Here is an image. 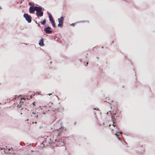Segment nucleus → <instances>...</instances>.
Masks as SVG:
<instances>
[{
  "mask_svg": "<svg viewBox=\"0 0 155 155\" xmlns=\"http://www.w3.org/2000/svg\"><path fill=\"white\" fill-rule=\"evenodd\" d=\"M36 15L37 17H41L43 15V12L42 11V8L41 7L36 6Z\"/></svg>",
  "mask_w": 155,
  "mask_h": 155,
  "instance_id": "f257e3e1",
  "label": "nucleus"
},
{
  "mask_svg": "<svg viewBox=\"0 0 155 155\" xmlns=\"http://www.w3.org/2000/svg\"><path fill=\"white\" fill-rule=\"evenodd\" d=\"M52 141V140H51V139L47 137V138L44 139V140L41 144H43L44 147H45V146H49L51 142Z\"/></svg>",
  "mask_w": 155,
  "mask_h": 155,
  "instance_id": "f03ea898",
  "label": "nucleus"
},
{
  "mask_svg": "<svg viewBox=\"0 0 155 155\" xmlns=\"http://www.w3.org/2000/svg\"><path fill=\"white\" fill-rule=\"evenodd\" d=\"M45 27L44 31L46 33L50 34L52 33V31L51 30V27L47 25H45Z\"/></svg>",
  "mask_w": 155,
  "mask_h": 155,
  "instance_id": "7ed1b4c3",
  "label": "nucleus"
},
{
  "mask_svg": "<svg viewBox=\"0 0 155 155\" xmlns=\"http://www.w3.org/2000/svg\"><path fill=\"white\" fill-rule=\"evenodd\" d=\"M23 17L28 23H30L31 22L32 17L28 14H24Z\"/></svg>",
  "mask_w": 155,
  "mask_h": 155,
  "instance_id": "20e7f679",
  "label": "nucleus"
},
{
  "mask_svg": "<svg viewBox=\"0 0 155 155\" xmlns=\"http://www.w3.org/2000/svg\"><path fill=\"white\" fill-rule=\"evenodd\" d=\"M35 6H31L29 8V12L31 13H33L35 12V11L36 10V8H35Z\"/></svg>",
  "mask_w": 155,
  "mask_h": 155,
  "instance_id": "39448f33",
  "label": "nucleus"
},
{
  "mask_svg": "<svg viewBox=\"0 0 155 155\" xmlns=\"http://www.w3.org/2000/svg\"><path fill=\"white\" fill-rule=\"evenodd\" d=\"M64 20V17L63 16H61L58 19V23L63 25Z\"/></svg>",
  "mask_w": 155,
  "mask_h": 155,
  "instance_id": "423d86ee",
  "label": "nucleus"
},
{
  "mask_svg": "<svg viewBox=\"0 0 155 155\" xmlns=\"http://www.w3.org/2000/svg\"><path fill=\"white\" fill-rule=\"evenodd\" d=\"M39 44L41 46H44L45 45L44 43L43 39V38H42L40 40L39 42Z\"/></svg>",
  "mask_w": 155,
  "mask_h": 155,
  "instance_id": "0eeeda50",
  "label": "nucleus"
},
{
  "mask_svg": "<svg viewBox=\"0 0 155 155\" xmlns=\"http://www.w3.org/2000/svg\"><path fill=\"white\" fill-rule=\"evenodd\" d=\"M122 133V132H120V133L119 132H118V133H116L115 134V135H117V137L118 139L119 140H120L121 141H122V140H121V139H120V138L118 137V136H119L120 134H121Z\"/></svg>",
  "mask_w": 155,
  "mask_h": 155,
  "instance_id": "6e6552de",
  "label": "nucleus"
},
{
  "mask_svg": "<svg viewBox=\"0 0 155 155\" xmlns=\"http://www.w3.org/2000/svg\"><path fill=\"white\" fill-rule=\"evenodd\" d=\"M49 21L51 22L54 21L52 16L51 15H49Z\"/></svg>",
  "mask_w": 155,
  "mask_h": 155,
  "instance_id": "1a4fd4ad",
  "label": "nucleus"
},
{
  "mask_svg": "<svg viewBox=\"0 0 155 155\" xmlns=\"http://www.w3.org/2000/svg\"><path fill=\"white\" fill-rule=\"evenodd\" d=\"M46 20L44 19L42 21H41L40 22V23H41L42 25H45L46 23Z\"/></svg>",
  "mask_w": 155,
  "mask_h": 155,
  "instance_id": "9d476101",
  "label": "nucleus"
},
{
  "mask_svg": "<svg viewBox=\"0 0 155 155\" xmlns=\"http://www.w3.org/2000/svg\"><path fill=\"white\" fill-rule=\"evenodd\" d=\"M51 22L52 24V27H54L55 26V25L54 21H52V22Z\"/></svg>",
  "mask_w": 155,
  "mask_h": 155,
  "instance_id": "9b49d317",
  "label": "nucleus"
},
{
  "mask_svg": "<svg viewBox=\"0 0 155 155\" xmlns=\"http://www.w3.org/2000/svg\"><path fill=\"white\" fill-rule=\"evenodd\" d=\"M21 95H20L19 96H18V99H20L21 100H22V99H24V100H25L26 99V98H22V97H21Z\"/></svg>",
  "mask_w": 155,
  "mask_h": 155,
  "instance_id": "f8f14e48",
  "label": "nucleus"
},
{
  "mask_svg": "<svg viewBox=\"0 0 155 155\" xmlns=\"http://www.w3.org/2000/svg\"><path fill=\"white\" fill-rule=\"evenodd\" d=\"M63 25H62V24L59 23V24L58 25V27H62L63 26Z\"/></svg>",
  "mask_w": 155,
  "mask_h": 155,
  "instance_id": "ddd939ff",
  "label": "nucleus"
},
{
  "mask_svg": "<svg viewBox=\"0 0 155 155\" xmlns=\"http://www.w3.org/2000/svg\"><path fill=\"white\" fill-rule=\"evenodd\" d=\"M75 25V24L74 23H72L70 25L71 26H74V25Z\"/></svg>",
  "mask_w": 155,
  "mask_h": 155,
  "instance_id": "4468645a",
  "label": "nucleus"
},
{
  "mask_svg": "<svg viewBox=\"0 0 155 155\" xmlns=\"http://www.w3.org/2000/svg\"><path fill=\"white\" fill-rule=\"evenodd\" d=\"M29 5H32V3H31V2L29 3Z\"/></svg>",
  "mask_w": 155,
  "mask_h": 155,
  "instance_id": "2eb2a0df",
  "label": "nucleus"
},
{
  "mask_svg": "<svg viewBox=\"0 0 155 155\" xmlns=\"http://www.w3.org/2000/svg\"><path fill=\"white\" fill-rule=\"evenodd\" d=\"M35 102H34L32 103V104L34 105H35Z\"/></svg>",
  "mask_w": 155,
  "mask_h": 155,
  "instance_id": "dca6fc26",
  "label": "nucleus"
},
{
  "mask_svg": "<svg viewBox=\"0 0 155 155\" xmlns=\"http://www.w3.org/2000/svg\"><path fill=\"white\" fill-rule=\"evenodd\" d=\"M38 115H37V114L35 116V117H38Z\"/></svg>",
  "mask_w": 155,
  "mask_h": 155,
  "instance_id": "f3484780",
  "label": "nucleus"
},
{
  "mask_svg": "<svg viewBox=\"0 0 155 155\" xmlns=\"http://www.w3.org/2000/svg\"><path fill=\"white\" fill-rule=\"evenodd\" d=\"M32 113L33 114H35V113H34V112H32Z\"/></svg>",
  "mask_w": 155,
  "mask_h": 155,
  "instance_id": "a211bd4d",
  "label": "nucleus"
},
{
  "mask_svg": "<svg viewBox=\"0 0 155 155\" xmlns=\"http://www.w3.org/2000/svg\"><path fill=\"white\" fill-rule=\"evenodd\" d=\"M52 94H48V95H49V96H50Z\"/></svg>",
  "mask_w": 155,
  "mask_h": 155,
  "instance_id": "6ab92c4d",
  "label": "nucleus"
},
{
  "mask_svg": "<svg viewBox=\"0 0 155 155\" xmlns=\"http://www.w3.org/2000/svg\"><path fill=\"white\" fill-rule=\"evenodd\" d=\"M17 97V95H15V99H16V97Z\"/></svg>",
  "mask_w": 155,
  "mask_h": 155,
  "instance_id": "aec40b11",
  "label": "nucleus"
},
{
  "mask_svg": "<svg viewBox=\"0 0 155 155\" xmlns=\"http://www.w3.org/2000/svg\"><path fill=\"white\" fill-rule=\"evenodd\" d=\"M87 65H86V66H87L88 64V62H87L86 63Z\"/></svg>",
  "mask_w": 155,
  "mask_h": 155,
  "instance_id": "412c9836",
  "label": "nucleus"
},
{
  "mask_svg": "<svg viewBox=\"0 0 155 155\" xmlns=\"http://www.w3.org/2000/svg\"><path fill=\"white\" fill-rule=\"evenodd\" d=\"M29 97H30V98H32V96H29Z\"/></svg>",
  "mask_w": 155,
  "mask_h": 155,
  "instance_id": "4be33fe9",
  "label": "nucleus"
},
{
  "mask_svg": "<svg viewBox=\"0 0 155 155\" xmlns=\"http://www.w3.org/2000/svg\"><path fill=\"white\" fill-rule=\"evenodd\" d=\"M2 9V7L1 6H0V9Z\"/></svg>",
  "mask_w": 155,
  "mask_h": 155,
  "instance_id": "5701e85b",
  "label": "nucleus"
},
{
  "mask_svg": "<svg viewBox=\"0 0 155 155\" xmlns=\"http://www.w3.org/2000/svg\"><path fill=\"white\" fill-rule=\"evenodd\" d=\"M27 100H28V98H27Z\"/></svg>",
  "mask_w": 155,
  "mask_h": 155,
  "instance_id": "b1692460",
  "label": "nucleus"
},
{
  "mask_svg": "<svg viewBox=\"0 0 155 155\" xmlns=\"http://www.w3.org/2000/svg\"><path fill=\"white\" fill-rule=\"evenodd\" d=\"M35 23H37V24H38V23H37V22H35Z\"/></svg>",
  "mask_w": 155,
  "mask_h": 155,
  "instance_id": "393cba45",
  "label": "nucleus"
}]
</instances>
